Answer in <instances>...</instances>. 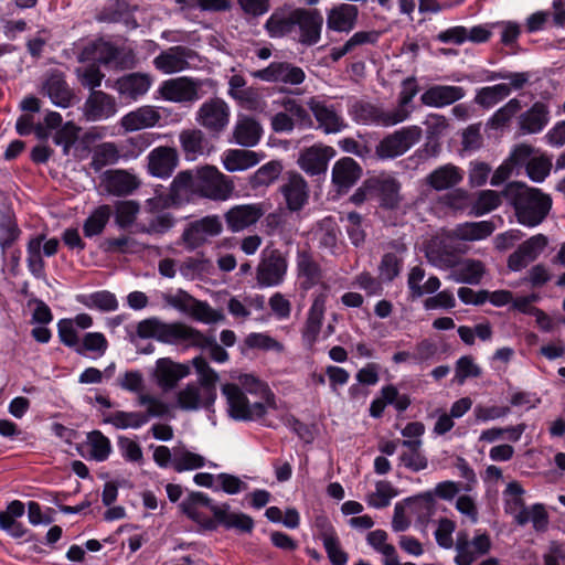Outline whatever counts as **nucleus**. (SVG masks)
Here are the masks:
<instances>
[{
  "label": "nucleus",
  "mask_w": 565,
  "mask_h": 565,
  "mask_svg": "<svg viewBox=\"0 0 565 565\" xmlns=\"http://www.w3.org/2000/svg\"><path fill=\"white\" fill-rule=\"evenodd\" d=\"M264 156L247 149H227L221 156L224 169L228 172H239L257 166Z\"/></svg>",
  "instance_id": "c756f323"
},
{
  "label": "nucleus",
  "mask_w": 565,
  "mask_h": 565,
  "mask_svg": "<svg viewBox=\"0 0 565 565\" xmlns=\"http://www.w3.org/2000/svg\"><path fill=\"white\" fill-rule=\"evenodd\" d=\"M531 522L536 531H544L548 524V514L543 504L536 503L516 514V523L524 525Z\"/></svg>",
  "instance_id": "3c124183"
},
{
  "label": "nucleus",
  "mask_w": 565,
  "mask_h": 565,
  "mask_svg": "<svg viewBox=\"0 0 565 565\" xmlns=\"http://www.w3.org/2000/svg\"><path fill=\"white\" fill-rule=\"evenodd\" d=\"M369 186H372L379 192L380 200L383 206L394 209L401 201L399 189L401 185L397 180L392 175H380L369 180Z\"/></svg>",
  "instance_id": "f704fd0d"
},
{
  "label": "nucleus",
  "mask_w": 565,
  "mask_h": 565,
  "mask_svg": "<svg viewBox=\"0 0 565 565\" xmlns=\"http://www.w3.org/2000/svg\"><path fill=\"white\" fill-rule=\"evenodd\" d=\"M223 230L222 221L217 215H207L192 222L183 232L186 246L194 249L211 237L217 236Z\"/></svg>",
  "instance_id": "f8f14e48"
},
{
  "label": "nucleus",
  "mask_w": 565,
  "mask_h": 565,
  "mask_svg": "<svg viewBox=\"0 0 565 565\" xmlns=\"http://www.w3.org/2000/svg\"><path fill=\"white\" fill-rule=\"evenodd\" d=\"M494 230V224L491 221L465 222L458 224L450 232V237L465 242L482 241L489 237Z\"/></svg>",
  "instance_id": "c9c22d12"
},
{
  "label": "nucleus",
  "mask_w": 565,
  "mask_h": 565,
  "mask_svg": "<svg viewBox=\"0 0 565 565\" xmlns=\"http://www.w3.org/2000/svg\"><path fill=\"white\" fill-rule=\"evenodd\" d=\"M430 259L438 267H450V279L457 284L477 285L484 275V265L477 259L463 258L451 263L449 259L437 263L431 256Z\"/></svg>",
  "instance_id": "2eb2a0df"
},
{
  "label": "nucleus",
  "mask_w": 565,
  "mask_h": 565,
  "mask_svg": "<svg viewBox=\"0 0 565 565\" xmlns=\"http://www.w3.org/2000/svg\"><path fill=\"white\" fill-rule=\"evenodd\" d=\"M140 0H109L103 19L108 21H120L126 26L136 29L137 20L132 13L138 10Z\"/></svg>",
  "instance_id": "2f4dec72"
},
{
  "label": "nucleus",
  "mask_w": 565,
  "mask_h": 565,
  "mask_svg": "<svg viewBox=\"0 0 565 565\" xmlns=\"http://www.w3.org/2000/svg\"><path fill=\"white\" fill-rule=\"evenodd\" d=\"M104 423L117 429H136L141 426V414L138 412L115 411L103 415Z\"/></svg>",
  "instance_id": "603ef678"
},
{
  "label": "nucleus",
  "mask_w": 565,
  "mask_h": 565,
  "mask_svg": "<svg viewBox=\"0 0 565 565\" xmlns=\"http://www.w3.org/2000/svg\"><path fill=\"white\" fill-rule=\"evenodd\" d=\"M118 159L119 153L117 147L111 142H105L95 148L92 164L95 170H99L106 166L116 163Z\"/></svg>",
  "instance_id": "052dcab7"
},
{
  "label": "nucleus",
  "mask_w": 565,
  "mask_h": 565,
  "mask_svg": "<svg viewBox=\"0 0 565 565\" xmlns=\"http://www.w3.org/2000/svg\"><path fill=\"white\" fill-rule=\"evenodd\" d=\"M297 266L299 281L305 289H309L320 281V270L309 255L299 254Z\"/></svg>",
  "instance_id": "09e8293b"
},
{
  "label": "nucleus",
  "mask_w": 565,
  "mask_h": 565,
  "mask_svg": "<svg viewBox=\"0 0 565 565\" xmlns=\"http://www.w3.org/2000/svg\"><path fill=\"white\" fill-rule=\"evenodd\" d=\"M362 170L355 160L349 157L338 160L332 168V182L340 192L348 191L360 179Z\"/></svg>",
  "instance_id": "7c9ffc66"
},
{
  "label": "nucleus",
  "mask_w": 565,
  "mask_h": 565,
  "mask_svg": "<svg viewBox=\"0 0 565 565\" xmlns=\"http://www.w3.org/2000/svg\"><path fill=\"white\" fill-rule=\"evenodd\" d=\"M510 93L511 88L509 84H497L480 88L476 94L475 100L482 107L491 108L507 98Z\"/></svg>",
  "instance_id": "8fccbe9b"
},
{
  "label": "nucleus",
  "mask_w": 565,
  "mask_h": 565,
  "mask_svg": "<svg viewBox=\"0 0 565 565\" xmlns=\"http://www.w3.org/2000/svg\"><path fill=\"white\" fill-rule=\"evenodd\" d=\"M315 235L321 245L333 248L338 242L339 230L332 218H324L319 223Z\"/></svg>",
  "instance_id": "774afa93"
},
{
  "label": "nucleus",
  "mask_w": 565,
  "mask_h": 565,
  "mask_svg": "<svg viewBox=\"0 0 565 565\" xmlns=\"http://www.w3.org/2000/svg\"><path fill=\"white\" fill-rule=\"evenodd\" d=\"M204 466H206V459L199 452L183 444L173 447V469L175 471L195 470Z\"/></svg>",
  "instance_id": "79ce46f5"
},
{
  "label": "nucleus",
  "mask_w": 565,
  "mask_h": 565,
  "mask_svg": "<svg viewBox=\"0 0 565 565\" xmlns=\"http://www.w3.org/2000/svg\"><path fill=\"white\" fill-rule=\"evenodd\" d=\"M113 214V209L103 204L97 206L85 220L83 232L86 237H94L103 233Z\"/></svg>",
  "instance_id": "49530a36"
},
{
  "label": "nucleus",
  "mask_w": 565,
  "mask_h": 565,
  "mask_svg": "<svg viewBox=\"0 0 565 565\" xmlns=\"http://www.w3.org/2000/svg\"><path fill=\"white\" fill-rule=\"evenodd\" d=\"M369 545L382 555L384 565H398V556L395 547L387 543V533L383 530L369 532L366 536Z\"/></svg>",
  "instance_id": "a18cd8bd"
},
{
  "label": "nucleus",
  "mask_w": 565,
  "mask_h": 565,
  "mask_svg": "<svg viewBox=\"0 0 565 565\" xmlns=\"http://www.w3.org/2000/svg\"><path fill=\"white\" fill-rule=\"evenodd\" d=\"M396 495L397 491L391 482L379 481L375 484L374 492L369 497V504L376 509L385 508Z\"/></svg>",
  "instance_id": "69168bd1"
},
{
  "label": "nucleus",
  "mask_w": 565,
  "mask_h": 565,
  "mask_svg": "<svg viewBox=\"0 0 565 565\" xmlns=\"http://www.w3.org/2000/svg\"><path fill=\"white\" fill-rule=\"evenodd\" d=\"M253 76L266 82L291 85H298L305 79L303 71L288 63H271L268 67L254 72Z\"/></svg>",
  "instance_id": "5701e85b"
},
{
  "label": "nucleus",
  "mask_w": 565,
  "mask_h": 565,
  "mask_svg": "<svg viewBox=\"0 0 565 565\" xmlns=\"http://www.w3.org/2000/svg\"><path fill=\"white\" fill-rule=\"evenodd\" d=\"M87 448L90 458L104 461L109 457L111 445L109 439L100 431H93L87 436Z\"/></svg>",
  "instance_id": "5fc2aeb1"
},
{
  "label": "nucleus",
  "mask_w": 565,
  "mask_h": 565,
  "mask_svg": "<svg viewBox=\"0 0 565 565\" xmlns=\"http://www.w3.org/2000/svg\"><path fill=\"white\" fill-rule=\"evenodd\" d=\"M214 89L215 84L212 79H193L182 76L162 82L158 92L166 100L184 103L198 100Z\"/></svg>",
  "instance_id": "39448f33"
},
{
  "label": "nucleus",
  "mask_w": 565,
  "mask_h": 565,
  "mask_svg": "<svg viewBox=\"0 0 565 565\" xmlns=\"http://www.w3.org/2000/svg\"><path fill=\"white\" fill-rule=\"evenodd\" d=\"M179 142L186 161L210 156L214 147L200 129H186L180 132Z\"/></svg>",
  "instance_id": "6ab92c4d"
},
{
  "label": "nucleus",
  "mask_w": 565,
  "mask_h": 565,
  "mask_svg": "<svg viewBox=\"0 0 565 565\" xmlns=\"http://www.w3.org/2000/svg\"><path fill=\"white\" fill-rule=\"evenodd\" d=\"M547 243V237L543 234L532 236L510 255L508 260L509 268L513 271L522 270L542 254Z\"/></svg>",
  "instance_id": "a211bd4d"
},
{
  "label": "nucleus",
  "mask_w": 565,
  "mask_h": 565,
  "mask_svg": "<svg viewBox=\"0 0 565 565\" xmlns=\"http://www.w3.org/2000/svg\"><path fill=\"white\" fill-rule=\"evenodd\" d=\"M321 540L332 565H345L348 562V555L340 547L339 540L334 535L333 531L326 530L321 534Z\"/></svg>",
  "instance_id": "13d9d810"
},
{
  "label": "nucleus",
  "mask_w": 565,
  "mask_h": 565,
  "mask_svg": "<svg viewBox=\"0 0 565 565\" xmlns=\"http://www.w3.org/2000/svg\"><path fill=\"white\" fill-rule=\"evenodd\" d=\"M408 450L399 455L401 465L413 472L425 470L428 467V459L422 447H406Z\"/></svg>",
  "instance_id": "680f3d73"
},
{
  "label": "nucleus",
  "mask_w": 565,
  "mask_h": 565,
  "mask_svg": "<svg viewBox=\"0 0 565 565\" xmlns=\"http://www.w3.org/2000/svg\"><path fill=\"white\" fill-rule=\"evenodd\" d=\"M323 18L317 10L295 11V24L299 25L300 41L305 44H315L319 41Z\"/></svg>",
  "instance_id": "bb28decb"
},
{
  "label": "nucleus",
  "mask_w": 565,
  "mask_h": 565,
  "mask_svg": "<svg viewBox=\"0 0 565 565\" xmlns=\"http://www.w3.org/2000/svg\"><path fill=\"white\" fill-rule=\"evenodd\" d=\"M335 156V150L330 146L315 145L302 150L298 158L299 167L310 175L324 173L329 161Z\"/></svg>",
  "instance_id": "f3484780"
},
{
  "label": "nucleus",
  "mask_w": 565,
  "mask_h": 565,
  "mask_svg": "<svg viewBox=\"0 0 565 565\" xmlns=\"http://www.w3.org/2000/svg\"><path fill=\"white\" fill-rule=\"evenodd\" d=\"M104 183L106 190L117 196L128 195L138 186L136 177L122 170L107 172Z\"/></svg>",
  "instance_id": "ea45409f"
},
{
  "label": "nucleus",
  "mask_w": 565,
  "mask_h": 565,
  "mask_svg": "<svg viewBox=\"0 0 565 565\" xmlns=\"http://www.w3.org/2000/svg\"><path fill=\"white\" fill-rule=\"evenodd\" d=\"M350 114L353 119L363 125H377V126H394L405 120V115L394 116L393 111H385L377 106L365 103L356 102L350 108Z\"/></svg>",
  "instance_id": "ddd939ff"
},
{
  "label": "nucleus",
  "mask_w": 565,
  "mask_h": 565,
  "mask_svg": "<svg viewBox=\"0 0 565 565\" xmlns=\"http://www.w3.org/2000/svg\"><path fill=\"white\" fill-rule=\"evenodd\" d=\"M42 90L57 107L67 108L72 104L73 93L63 73L58 71H53L47 74Z\"/></svg>",
  "instance_id": "393cba45"
},
{
  "label": "nucleus",
  "mask_w": 565,
  "mask_h": 565,
  "mask_svg": "<svg viewBox=\"0 0 565 565\" xmlns=\"http://www.w3.org/2000/svg\"><path fill=\"white\" fill-rule=\"evenodd\" d=\"M422 137L418 126L404 127L384 138L376 148L377 154L383 159H393L404 154L416 145Z\"/></svg>",
  "instance_id": "6e6552de"
},
{
  "label": "nucleus",
  "mask_w": 565,
  "mask_h": 565,
  "mask_svg": "<svg viewBox=\"0 0 565 565\" xmlns=\"http://www.w3.org/2000/svg\"><path fill=\"white\" fill-rule=\"evenodd\" d=\"M481 369L470 355H463L456 362L455 381L463 384L467 379L479 377Z\"/></svg>",
  "instance_id": "338daca9"
},
{
  "label": "nucleus",
  "mask_w": 565,
  "mask_h": 565,
  "mask_svg": "<svg viewBox=\"0 0 565 565\" xmlns=\"http://www.w3.org/2000/svg\"><path fill=\"white\" fill-rule=\"evenodd\" d=\"M82 303L89 309H98L106 312L118 309L116 296L107 290L96 291L85 296Z\"/></svg>",
  "instance_id": "864d4df0"
},
{
  "label": "nucleus",
  "mask_w": 565,
  "mask_h": 565,
  "mask_svg": "<svg viewBox=\"0 0 565 565\" xmlns=\"http://www.w3.org/2000/svg\"><path fill=\"white\" fill-rule=\"evenodd\" d=\"M466 92L460 86L434 85L427 88L420 96L424 105L434 108H443L463 98Z\"/></svg>",
  "instance_id": "b1692460"
},
{
  "label": "nucleus",
  "mask_w": 565,
  "mask_h": 565,
  "mask_svg": "<svg viewBox=\"0 0 565 565\" xmlns=\"http://www.w3.org/2000/svg\"><path fill=\"white\" fill-rule=\"evenodd\" d=\"M463 178L462 171L452 164H445L434 170L428 177V184L437 191L457 185Z\"/></svg>",
  "instance_id": "37998d69"
},
{
  "label": "nucleus",
  "mask_w": 565,
  "mask_h": 565,
  "mask_svg": "<svg viewBox=\"0 0 565 565\" xmlns=\"http://www.w3.org/2000/svg\"><path fill=\"white\" fill-rule=\"evenodd\" d=\"M358 19V8L353 4H340L331 9L327 17V26L337 32H350Z\"/></svg>",
  "instance_id": "e433bc0d"
},
{
  "label": "nucleus",
  "mask_w": 565,
  "mask_h": 565,
  "mask_svg": "<svg viewBox=\"0 0 565 565\" xmlns=\"http://www.w3.org/2000/svg\"><path fill=\"white\" fill-rule=\"evenodd\" d=\"M196 121L210 131L220 132L230 122V107L220 98L210 99L199 108Z\"/></svg>",
  "instance_id": "9b49d317"
},
{
  "label": "nucleus",
  "mask_w": 565,
  "mask_h": 565,
  "mask_svg": "<svg viewBox=\"0 0 565 565\" xmlns=\"http://www.w3.org/2000/svg\"><path fill=\"white\" fill-rule=\"evenodd\" d=\"M523 489L520 483L513 481L510 482L507 486V489L503 492L504 503H505V511L513 515L514 520L516 521V514L521 510H525L526 508L523 507Z\"/></svg>",
  "instance_id": "e2e57ef3"
},
{
  "label": "nucleus",
  "mask_w": 565,
  "mask_h": 565,
  "mask_svg": "<svg viewBox=\"0 0 565 565\" xmlns=\"http://www.w3.org/2000/svg\"><path fill=\"white\" fill-rule=\"evenodd\" d=\"M263 214L257 204L235 205L225 213V221L232 232H241L254 225Z\"/></svg>",
  "instance_id": "cd10ccee"
},
{
  "label": "nucleus",
  "mask_w": 565,
  "mask_h": 565,
  "mask_svg": "<svg viewBox=\"0 0 565 565\" xmlns=\"http://www.w3.org/2000/svg\"><path fill=\"white\" fill-rule=\"evenodd\" d=\"M216 525L222 524L226 529H235L241 532H250L254 527V521L247 514L233 512L225 504L218 505L215 518Z\"/></svg>",
  "instance_id": "c03bdc74"
},
{
  "label": "nucleus",
  "mask_w": 565,
  "mask_h": 565,
  "mask_svg": "<svg viewBox=\"0 0 565 565\" xmlns=\"http://www.w3.org/2000/svg\"><path fill=\"white\" fill-rule=\"evenodd\" d=\"M153 338L160 342L175 344L196 342L199 333L183 323H163L156 319L143 320V339Z\"/></svg>",
  "instance_id": "423d86ee"
},
{
  "label": "nucleus",
  "mask_w": 565,
  "mask_h": 565,
  "mask_svg": "<svg viewBox=\"0 0 565 565\" xmlns=\"http://www.w3.org/2000/svg\"><path fill=\"white\" fill-rule=\"evenodd\" d=\"M295 25V12L287 17L284 13H273L266 22V29L271 38H280L289 33Z\"/></svg>",
  "instance_id": "bf43d9fd"
},
{
  "label": "nucleus",
  "mask_w": 565,
  "mask_h": 565,
  "mask_svg": "<svg viewBox=\"0 0 565 565\" xmlns=\"http://www.w3.org/2000/svg\"><path fill=\"white\" fill-rule=\"evenodd\" d=\"M182 512L204 529L216 527V511L218 505L213 504L207 495L201 492H191L180 504Z\"/></svg>",
  "instance_id": "0eeeda50"
},
{
  "label": "nucleus",
  "mask_w": 565,
  "mask_h": 565,
  "mask_svg": "<svg viewBox=\"0 0 565 565\" xmlns=\"http://www.w3.org/2000/svg\"><path fill=\"white\" fill-rule=\"evenodd\" d=\"M93 326V318L87 313H79L72 319H61L57 322L60 341L65 344H75L78 339V329L85 330Z\"/></svg>",
  "instance_id": "58836bf2"
},
{
  "label": "nucleus",
  "mask_w": 565,
  "mask_h": 565,
  "mask_svg": "<svg viewBox=\"0 0 565 565\" xmlns=\"http://www.w3.org/2000/svg\"><path fill=\"white\" fill-rule=\"evenodd\" d=\"M65 345L73 349L79 355L98 359L106 353L108 342L100 332H87L82 338L76 339L75 344Z\"/></svg>",
  "instance_id": "473e14b6"
},
{
  "label": "nucleus",
  "mask_w": 565,
  "mask_h": 565,
  "mask_svg": "<svg viewBox=\"0 0 565 565\" xmlns=\"http://www.w3.org/2000/svg\"><path fill=\"white\" fill-rule=\"evenodd\" d=\"M502 195L514 206L519 223L529 227L539 225L552 206L548 195L520 182L507 184Z\"/></svg>",
  "instance_id": "7ed1b4c3"
},
{
  "label": "nucleus",
  "mask_w": 565,
  "mask_h": 565,
  "mask_svg": "<svg viewBox=\"0 0 565 565\" xmlns=\"http://www.w3.org/2000/svg\"><path fill=\"white\" fill-rule=\"evenodd\" d=\"M287 262L277 250H264L257 267V282L260 287H274L282 282Z\"/></svg>",
  "instance_id": "9d476101"
},
{
  "label": "nucleus",
  "mask_w": 565,
  "mask_h": 565,
  "mask_svg": "<svg viewBox=\"0 0 565 565\" xmlns=\"http://www.w3.org/2000/svg\"><path fill=\"white\" fill-rule=\"evenodd\" d=\"M234 191L232 180L214 166H203L193 170L179 172L170 186L167 196L161 194L147 200V206L157 209L170 205H182L195 198L222 202L228 200Z\"/></svg>",
  "instance_id": "f257e3e1"
},
{
  "label": "nucleus",
  "mask_w": 565,
  "mask_h": 565,
  "mask_svg": "<svg viewBox=\"0 0 565 565\" xmlns=\"http://www.w3.org/2000/svg\"><path fill=\"white\" fill-rule=\"evenodd\" d=\"M417 94V84L415 78H407L403 82V89L399 95V104L393 109V114L395 117L398 115H405V120L409 117L412 113L411 103L415 95Z\"/></svg>",
  "instance_id": "0e129e2a"
},
{
  "label": "nucleus",
  "mask_w": 565,
  "mask_h": 565,
  "mask_svg": "<svg viewBox=\"0 0 565 565\" xmlns=\"http://www.w3.org/2000/svg\"><path fill=\"white\" fill-rule=\"evenodd\" d=\"M222 393L226 398L228 416L234 420L257 422L278 408L276 396L268 385L252 374L241 375L237 384H224Z\"/></svg>",
  "instance_id": "f03ea898"
},
{
  "label": "nucleus",
  "mask_w": 565,
  "mask_h": 565,
  "mask_svg": "<svg viewBox=\"0 0 565 565\" xmlns=\"http://www.w3.org/2000/svg\"><path fill=\"white\" fill-rule=\"evenodd\" d=\"M43 237L38 236L30 239L28 244V267L32 275L36 278H40L44 275V260L41 255V246H42Z\"/></svg>",
  "instance_id": "4d7b16f0"
},
{
  "label": "nucleus",
  "mask_w": 565,
  "mask_h": 565,
  "mask_svg": "<svg viewBox=\"0 0 565 565\" xmlns=\"http://www.w3.org/2000/svg\"><path fill=\"white\" fill-rule=\"evenodd\" d=\"M178 153L173 148L158 147L148 157V170L157 178H169L178 166Z\"/></svg>",
  "instance_id": "a878e982"
},
{
  "label": "nucleus",
  "mask_w": 565,
  "mask_h": 565,
  "mask_svg": "<svg viewBox=\"0 0 565 565\" xmlns=\"http://www.w3.org/2000/svg\"><path fill=\"white\" fill-rule=\"evenodd\" d=\"M405 505L417 518V521L426 525L437 512V501L431 491H426L405 500Z\"/></svg>",
  "instance_id": "4c0bfd02"
},
{
  "label": "nucleus",
  "mask_w": 565,
  "mask_h": 565,
  "mask_svg": "<svg viewBox=\"0 0 565 565\" xmlns=\"http://www.w3.org/2000/svg\"><path fill=\"white\" fill-rule=\"evenodd\" d=\"M169 303L180 312L204 323H216L224 320V315L207 303L194 299L184 291H178L169 299Z\"/></svg>",
  "instance_id": "1a4fd4ad"
},
{
  "label": "nucleus",
  "mask_w": 565,
  "mask_h": 565,
  "mask_svg": "<svg viewBox=\"0 0 565 565\" xmlns=\"http://www.w3.org/2000/svg\"><path fill=\"white\" fill-rule=\"evenodd\" d=\"M312 111L318 127L326 134H337L344 128V121L338 111L319 97H312L307 103Z\"/></svg>",
  "instance_id": "412c9836"
},
{
  "label": "nucleus",
  "mask_w": 565,
  "mask_h": 565,
  "mask_svg": "<svg viewBox=\"0 0 565 565\" xmlns=\"http://www.w3.org/2000/svg\"><path fill=\"white\" fill-rule=\"evenodd\" d=\"M228 94L246 108H253L256 102V93L247 88L244 77L237 74L228 79Z\"/></svg>",
  "instance_id": "de8ad7c7"
},
{
  "label": "nucleus",
  "mask_w": 565,
  "mask_h": 565,
  "mask_svg": "<svg viewBox=\"0 0 565 565\" xmlns=\"http://www.w3.org/2000/svg\"><path fill=\"white\" fill-rule=\"evenodd\" d=\"M191 367L185 363H177L168 358L159 359L153 372L158 385L168 391L173 388L179 381L186 377Z\"/></svg>",
  "instance_id": "4be33fe9"
},
{
  "label": "nucleus",
  "mask_w": 565,
  "mask_h": 565,
  "mask_svg": "<svg viewBox=\"0 0 565 565\" xmlns=\"http://www.w3.org/2000/svg\"><path fill=\"white\" fill-rule=\"evenodd\" d=\"M116 113L114 97L102 90H93L83 106V114L88 121L106 120Z\"/></svg>",
  "instance_id": "aec40b11"
},
{
  "label": "nucleus",
  "mask_w": 565,
  "mask_h": 565,
  "mask_svg": "<svg viewBox=\"0 0 565 565\" xmlns=\"http://www.w3.org/2000/svg\"><path fill=\"white\" fill-rule=\"evenodd\" d=\"M550 120V110L543 103H535L520 118V127L526 134H537Z\"/></svg>",
  "instance_id": "a19ab883"
},
{
  "label": "nucleus",
  "mask_w": 565,
  "mask_h": 565,
  "mask_svg": "<svg viewBox=\"0 0 565 565\" xmlns=\"http://www.w3.org/2000/svg\"><path fill=\"white\" fill-rule=\"evenodd\" d=\"M491 548L490 537L484 534H476L472 540H468L466 534H458L456 543V563L457 565H471L477 558L487 554Z\"/></svg>",
  "instance_id": "dca6fc26"
},
{
  "label": "nucleus",
  "mask_w": 565,
  "mask_h": 565,
  "mask_svg": "<svg viewBox=\"0 0 565 565\" xmlns=\"http://www.w3.org/2000/svg\"><path fill=\"white\" fill-rule=\"evenodd\" d=\"M199 377V383H190L178 391L175 405L182 411H199L210 408L216 399V383L218 374L210 367L207 362L196 356L192 360Z\"/></svg>",
  "instance_id": "20e7f679"
},
{
  "label": "nucleus",
  "mask_w": 565,
  "mask_h": 565,
  "mask_svg": "<svg viewBox=\"0 0 565 565\" xmlns=\"http://www.w3.org/2000/svg\"><path fill=\"white\" fill-rule=\"evenodd\" d=\"M501 204V194L493 190H483L478 193L475 200L471 214L482 216L495 210Z\"/></svg>",
  "instance_id": "6e6d98bb"
},
{
  "label": "nucleus",
  "mask_w": 565,
  "mask_h": 565,
  "mask_svg": "<svg viewBox=\"0 0 565 565\" xmlns=\"http://www.w3.org/2000/svg\"><path fill=\"white\" fill-rule=\"evenodd\" d=\"M196 54L184 46H173L160 53L153 61L156 68L163 74H173L190 68Z\"/></svg>",
  "instance_id": "4468645a"
},
{
  "label": "nucleus",
  "mask_w": 565,
  "mask_h": 565,
  "mask_svg": "<svg viewBox=\"0 0 565 565\" xmlns=\"http://www.w3.org/2000/svg\"><path fill=\"white\" fill-rule=\"evenodd\" d=\"M263 129L253 118L238 116L233 130V142L242 147H254L262 138Z\"/></svg>",
  "instance_id": "72a5a7b5"
},
{
  "label": "nucleus",
  "mask_w": 565,
  "mask_h": 565,
  "mask_svg": "<svg viewBox=\"0 0 565 565\" xmlns=\"http://www.w3.org/2000/svg\"><path fill=\"white\" fill-rule=\"evenodd\" d=\"M280 191L290 211L301 210L309 198L308 184L298 173H290Z\"/></svg>",
  "instance_id": "c85d7f7f"
}]
</instances>
